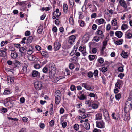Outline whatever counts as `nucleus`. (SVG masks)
Segmentation results:
<instances>
[{
	"label": "nucleus",
	"instance_id": "obj_1",
	"mask_svg": "<svg viewBox=\"0 0 132 132\" xmlns=\"http://www.w3.org/2000/svg\"><path fill=\"white\" fill-rule=\"evenodd\" d=\"M50 70L49 77L50 78L54 77L55 74V68L54 65L50 64L48 67Z\"/></svg>",
	"mask_w": 132,
	"mask_h": 132
},
{
	"label": "nucleus",
	"instance_id": "obj_2",
	"mask_svg": "<svg viewBox=\"0 0 132 132\" xmlns=\"http://www.w3.org/2000/svg\"><path fill=\"white\" fill-rule=\"evenodd\" d=\"M34 86L37 90H40L42 88V84L41 82L37 81L34 83Z\"/></svg>",
	"mask_w": 132,
	"mask_h": 132
},
{
	"label": "nucleus",
	"instance_id": "obj_3",
	"mask_svg": "<svg viewBox=\"0 0 132 132\" xmlns=\"http://www.w3.org/2000/svg\"><path fill=\"white\" fill-rule=\"evenodd\" d=\"M81 85L86 89L89 90L93 91V89L94 88H93L92 89V87H93V86H90L89 85L86 83H82L81 84Z\"/></svg>",
	"mask_w": 132,
	"mask_h": 132
},
{
	"label": "nucleus",
	"instance_id": "obj_4",
	"mask_svg": "<svg viewBox=\"0 0 132 132\" xmlns=\"http://www.w3.org/2000/svg\"><path fill=\"white\" fill-rule=\"evenodd\" d=\"M103 115L105 119L107 121H109L110 120V117L109 114L107 110L105 109L103 111Z\"/></svg>",
	"mask_w": 132,
	"mask_h": 132
},
{
	"label": "nucleus",
	"instance_id": "obj_5",
	"mask_svg": "<svg viewBox=\"0 0 132 132\" xmlns=\"http://www.w3.org/2000/svg\"><path fill=\"white\" fill-rule=\"evenodd\" d=\"M96 126L100 128H103L105 127V123L103 121L100 122H96Z\"/></svg>",
	"mask_w": 132,
	"mask_h": 132
},
{
	"label": "nucleus",
	"instance_id": "obj_6",
	"mask_svg": "<svg viewBox=\"0 0 132 132\" xmlns=\"http://www.w3.org/2000/svg\"><path fill=\"white\" fill-rule=\"evenodd\" d=\"M85 111L84 110L83 111L81 110H79L80 113H81V116H79V117L81 118V119H83L88 116V114H84L85 112Z\"/></svg>",
	"mask_w": 132,
	"mask_h": 132
},
{
	"label": "nucleus",
	"instance_id": "obj_7",
	"mask_svg": "<svg viewBox=\"0 0 132 132\" xmlns=\"http://www.w3.org/2000/svg\"><path fill=\"white\" fill-rule=\"evenodd\" d=\"M61 44L60 42H55L54 43V48L55 50L57 51L60 48Z\"/></svg>",
	"mask_w": 132,
	"mask_h": 132
},
{
	"label": "nucleus",
	"instance_id": "obj_8",
	"mask_svg": "<svg viewBox=\"0 0 132 132\" xmlns=\"http://www.w3.org/2000/svg\"><path fill=\"white\" fill-rule=\"evenodd\" d=\"M119 3L121 6L125 9L127 8V4L124 0H119Z\"/></svg>",
	"mask_w": 132,
	"mask_h": 132
},
{
	"label": "nucleus",
	"instance_id": "obj_9",
	"mask_svg": "<svg viewBox=\"0 0 132 132\" xmlns=\"http://www.w3.org/2000/svg\"><path fill=\"white\" fill-rule=\"evenodd\" d=\"M107 42H103V44L101 47V50L100 53L102 54L104 53V51L106 47L107 44Z\"/></svg>",
	"mask_w": 132,
	"mask_h": 132
},
{
	"label": "nucleus",
	"instance_id": "obj_10",
	"mask_svg": "<svg viewBox=\"0 0 132 132\" xmlns=\"http://www.w3.org/2000/svg\"><path fill=\"white\" fill-rule=\"evenodd\" d=\"M7 80L8 84H12L13 83L14 80V77H11L10 76H7Z\"/></svg>",
	"mask_w": 132,
	"mask_h": 132
},
{
	"label": "nucleus",
	"instance_id": "obj_11",
	"mask_svg": "<svg viewBox=\"0 0 132 132\" xmlns=\"http://www.w3.org/2000/svg\"><path fill=\"white\" fill-rule=\"evenodd\" d=\"M12 51L11 56V57L13 58H15L18 56V54L15 50H10Z\"/></svg>",
	"mask_w": 132,
	"mask_h": 132
},
{
	"label": "nucleus",
	"instance_id": "obj_12",
	"mask_svg": "<svg viewBox=\"0 0 132 132\" xmlns=\"http://www.w3.org/2000/svg\"><path fill=\"white\" fill-rule=\"evenodd\" d=\"M32 76L34 77H40V74L36 71L33 70L32 72Z\"/></svg>",
	"mask_w": 132,
	"mask_h": 132
},
{
	"label": "nucleus",
	"instance_id": "obj_13",
	"mask_svg": "<svg viewBox=\"0 0 132 132\" xmlns=\"http://www.w3.org/2000/svg\"><path fill=\"white\" fill-rule=\"evenodd\" d=\"M122 82L121 80H118L115 84V88H117L119 89H120L121 83Z\"/></svg>",
	"mask_w": 132,
	"mask_h": 132
},
{
	"label": "nucleus",
	"instance_id": "obj_14",
	"mask_svg": "<svg viewBox=\"0 0 132 132\" xmlns=\"http://www.w3.org/2000/svg\"><path fill=\"white\" fill-rule=\"evenodd\" d=\"M40 53L43 56L45 57L48 58L49 57L48 53L47 52L41 51L40 52Z\"/></svg>",
	"mask_w": 132,
	"mask_h": 132
},
{
	"label": "nucleus",
	"instance_id": "obj_15",
	"mask_svg": "<svg viewBox=\"0 0 132 132\" xmlns=\"http://www.w3.org/2000/svg\"><path fill=\"white\" fill-rule=\"evenodd\" d=\"M121 54L122 57L125 58H127L128 56V53L127 52H125L124 51H122Z\"/></svg>",
	"mask_w": 132,
	"mask_h": 132
},
{
	"label": "nucleus",
	"instance_id": "obj_16",
	"mask_svg": "<svg viewBox=\"0 0 132 132\" xmlns=\"http://www.w3.org/2000/svg\"><path fill=\"white\" fill-rule=\"evenodd\" d=\"M61 97L55 96V102L57 104H59L61 98Z\"/></svg>",
	"mask_w": 132,
	"mask_h": 132
},
{
	"label": "nucleus",
	"instance_id": "obj_17",
	"mask_svg": "<svg viewBox=\"0 0 132 132\" xmlns=\"http://www.w3.org/2000/svg\"><path fill=\"white\" fill-rule=\"evenodd\" d=\"M116 36L118 38H120L122 37L123 33L122 32L120 31H117L115 32Z\"/></svg>",
	"mask_w": 132,
	"mask_h": 132
},
{
	"label": "nucleus",
	"instance_id": "obj_18",
	"mask_svg": "<svg viewBox=\"0 0 132 132\" xmlns=\"http://www.w3.org/2000/svg\"><path fill=\"white\" fill-rule=\"evenodd\" d=\"M102 114L100 113H98L96 115L95 120H100L102 119Z\"/></svg>",
	"mask_w": 132,
	"mask_h": 132
},
{
	"label": "nucleus",
	"instance_id": "obj_19",
	"mask_svg": "<svg viewBox=\"0 0 132 132\" xmlns=\"http://www.w3.org/2000/svg\"><path fill=\"white\" fill-rule=\"evenodd\" d=\"M7 55V53L3 50L0 51V56L5 57Z\"/></svg>",
	"mask_w": 132,
	"mask_h": 132
},
{
	"label": "nucleus",
	"instance_id": "obj_20",
	"mask_svg": "<svg viewBox=\"0 0 132 132\" xmlns=\"http://www.w3.org/2000/svg\"><path fill=\"white\" fill-rule=\"evenodd\" d=\"M104 21V19L103 18H101L99 19H97L95 21L96 23H97V22H98L99 23V24H102L103 23Z\"/></svg>",
	"mask_w": 132,
	"mask_h": 132
},
{
	"label": "nucleus",
	"instance_id": "obj_21",
	"mask_svg": "<svg viewBox=\"0 0 132 132\" xmlns=\"http://www.w3.org/2000/svg\"><path fill=\"white\" fill-rule=\"evenodd\" d=\"M78 98L80 100H82L86 99V96L84 94H81L80 96H78Z\"/></svg>",
	"mask_w": 132,
	"mask_h": 132
},
{
	"label": "nucleus",
	"instance_id": "obj_22",
	"mask_svg": "<svg viewBox=\"0 0 132 132\" xmlns=\"http://www.w3.org/2000/svg\"><path fill=\"white\" fill-rule=\"evenodd\" d=\"M55 96L61 97V94L59 90H57L56 91L55 93Z\"/></svg>",
	"mask_w": 132,
	"mask_h": 132
},
{
	"label": "nucleus",
	"instance_id": "obj_23",
	"mask_svg": "<svg viewBox=\"0 0 132 132\" xmlns=\"http://www.w3.org/2000/svg\"><path fill=\"white\" fill-rule=\"evenodd\" d=\"M84 127L86 130H89L90 128V124L87 122H86L84 124Z\"/></svg>",
	"mask_w": 132,
	"mask_h": 132
},
{
	"label": "nucleus",
	"instance_id": "obj_24",
	"mask_svg": "<svg viewBox=\"0 0 132 132\" xmlns=\"http://www.w3.org/2000/svg\"><path fill=\"white\" fill-rule=\"evenodd\" d=\"M48 65H46L45 66L43 69V72L45 73H47L48 71Z\"/></svg>",
	"mask_w": 132,
	"mask_h": 132
},
{
	"label": "nucleus",
	"instance_id": "obj_25",
	"mask_svg": "<svg viewBox=\"0 0 132 132\" xmlns=\"http://www.w3.org/2000/svg\"><path fill=\"white\" fill-rule=\"evenodd\" d=\"M128 26L127 24H123L121 27V29L123 30H124L125 29L128 28Z\"/></svg>",
	"mask_w": 132,
	"mask_h": 132
},
{
	"label": "nucleus",
	"instance_id": "obj_26",
	"mask_svg": "<svg viewBox=\"0 0 132 132\" xmlns=\"http://www.w3.org/2000/svg\"><path fill=\"white\" fill-rule=\"evenodd\" d=\"M31 48H30L27 51V53L29 55H31L33 52L32 50L33 49V47L32 46H31Z\"/></svg>",
	"mask_w": 132,
	"mask_h": 132
},
{
	"label": "nucleus",
	"instance_id": "obj_27",
	"mask_svg": "<svg viewBox=\"0 0 132 132\" xmlns=\"http://www.w3.org/2000/svg\"><path fill=\"white\" fill-rule=\"evenodd\" d=\"M115 97L117 100L119 101L120 99L121 98V93H119L118 94L116 95Z\"/></svg>",
	"mask_w": 132,
	"mask_h": 132
},
{
	"label": "nucleus",
	"instance_id": "obj_28",
	"mask_svg": "<svg viewBox=\"0 0 132 132\" xmlns=\"http://www.w3.org/2000/svg\"><path fill=\"white\" fill-rule=\"evenodd\" d=\"M43 26H40L38 28L37 30V32L38 33L41 34L42 32V30L43 29Z\"/></svg>",
	"mask_w": 132,
	"mask_h": 132
},
{
	"label": "nucleus",
	"instance_id": "obj_29",
	"mask_svg": "<svg viewBox=\"0 0 132 132\" xmlns=\"http://www.w3.org/2000/svg\"><path fill=\"white\" fill-rule=\"evenodd\" d=\"M19 51L23 54H24L26 51V50L24 47H20L19 49Z\"/></svg>",
	"mask_w": 132,
	"mask_h": 132
},
{
	"label": "nucleus",
	"instance_id": "obj_30",
	"mask_svg": "<svg viewBox=\"0 0 132 132\" xmlns=\"http://www.w3.org/2000/svg\"><path fill=\"white\" fill-rule=\"evenodd\" d=\"M68 9V5L66 4H63V12L65 13H67Z\"/></svg>",
	"mask_w": 132,
	"mask_h": 132
},
{
	"label": "nucleus",
	"instance_id": "obj_31",
	"mask_svg": "<svg viewBox=\"0 0 132 132\" xmlns=\"http://www.w3.org/2000/svg\"><path fill=\"white\" fill-rule=\"evenodd\" d=\"M76 38V37L74 35L71 36L69 37V40H72V41H74Z\"/></svg>",
	"mask_w": 132,
	"mask_h": 132
},
{
	"label": "nucleus",
	"instance_id": "obj_32",
	"mask_svg": "<svg viewBox=\"0 0 132 132\" xmlns=\"http://www.w3.org/2000/svg\"><path fill=\"white\" fill-rule=\"evenodd\" d=\"M71 46L69 45V44H68V42H66L65 44L64 47L65 49H68L70 48L71 47Z\"/></svg>",
	"mask_w": 132,
	"mask_h": 132
},
{
	"label": "nucleus",
	"instance_id": "obj_33",
	"mask_svg": "<svg viewBox=\"0 0 132 132\" xmlns=\"http://www.w3.org/2000/svg\"><path fill=\"white\" fill-rule=\"evenodd\" d=\"M77 59L78 58L76 56H74L72 59H71V62L75 63H76V61Z\"/></svg>",
	"mask_w": 132,
	"mask_h": 132
},
{
	"label": "nucleus",
	"instance_id": "obj_34",
	"mask_svg": "<svg viewBox=\"0 0 132 132\" xmlns=\"http://www.w3.org/2000/svg\"><path fill=\"white\" fill-rule=\"evenodd\" d=\"M26 2V1H22L19 2V5L22 6L23 5V6L26 8V4L25 3Z\"/></svg>",
	"mask_w": 132,
	"mask_h": 132
},
{
	"label": "nucleus",
	"instance_id": "obj_35",
	"mask_svg": "<svg viewBox=\"0 0 132 132\" xmlns=\"http://www.w3.org/2000/svg\"><path fill=\"white\" fill-rule=\"evenodd\" d=\"M117 20L116 19H114L112 21V24L114 26H115L117 24Z\"/></svg>",
	"mask_w": 132,
	"mask_h": 132
},
{
	"label": "nucleus",
	"instance_id": "obj_36",
	"mask_svg": "<svg viewBox=\"0 0 132 132\" xmlns=\"http://www.w3.org/2000/svg\"><path fill=\"white\" fill-rule=\"evenodd\" d=\"M34 68L36 69H39L40 68V65L37 63H35L34 65Z\"/></svg>",
	"mask_w": 132,
	"mask_h": 132
},
{
	"label": "nucleus",
	"instance_id": "obj_37",
	"mask_svg": "<svg viewBox=\"0 0 132 132\" xmlns=\"http://www.w3.org/2000/svg\"><path fill=\"white\" fill-rule=\"evenodd\" d=\"M89 59L90 61L93 60L95 58V56L93 55H90L88 56Z\"/></svg>",
	"mask_w": 132,
	"mask_h": 132
},
{
	"label": "nucleus",
	"instance_id": "obj_38",
	"mask_svg": "<svg viewBox=\"0 0 132 132\" xmlns=\"http://www.w3.org/2000/svg\"><path fill=\"white\" fill-rule=\"evenodd\" d=\"M34 37H33L32 36H30L28 37L27 39V41H32V40L33 39H34Z\"/></svg>",
	"mask_w": 132,
	"mask_h": 132
},
{
	"label": "nucleus",
	"instance_id": "obj_39",
	"mask_svg": "<svg viewBox=\"0 0 132 132\" xmlns=\"http://www.w3.org/2000/svg\"><path fill=\"white\" fill-rule=\"evenodd\" d=\"M74 128L76 130H78L79 128V126L78 124H76L74 126Z\"/></svg>",
	"mask_w": 132,
	"mask_h": 132
},
{
	"label": "nucleus",
	"instance_id": "obj_40",
	"mask_svg": "<svg viewBox=\"0 0 132 132\" xmlns=\"http://www.w3.org/2000/svg\"><path fill=\"white\" fill-rule=\"evenodd\" d=\"M98 71L97 70H95L93 73V74L94 75V76L95 77H96L98 76Z\"/></svg>",
	"mask_w": 132,
	"mask_h": 132
},
{
	"label": "nucleus",
	"instance_id": "obj_41",
	"mask_svg": "<svg viewBox=\"0 0 132 132\" xmlns=\"http://www.w3.org/2000/svg\"><path fill=\"white\" fill-rule=\"evenodd\" d=\"M132 37V34L130 33H128L127 34L126 36V38L127 39L131 38Z\"/></svg>",
	"mask_w": 132,
	"mask_h": 132
},
{
	"label": "nucleus",
	"instance_id": "obj_42",
	"mask_svg": "<svg viewBox=\"0 0 132 132\" xmlns=\"http://www.w3.org/2000/svg\"><path fill=\"white\" fill-rule=\"evenodd\" d=\"M107 68L105 67H103L101 69V71L103 73L106 72L107 71Z\"/></svg>",
	"mask_w": 132,
	"mask_h": 132
},
{
	"label": "nucleus",
	"instance_id": "obj_43",
	"mask_svg": "<svg viewBox=\"0 0 132 132\" xmlns=\"http://www.w3.org/2000/svg\"><path fill=\"white\" fill-rule=\"evenodd\" d=\"M69 22L71 24L73 25V24L74 23V21L72 18L70 17L69 18Z\"/></svg>",
	"mask_w": 132,
	"mask_h": 132
},
{
	"label": "nucleus",
	"instance_id": "obj_44",
	"mask_svg": "<svg viewBox=\"0 0 132 132\" xmlns=\"http://www.w3.org/2000/svg\"><path fill=\"white\" fill-rule=\"evenodd\" d=\"M11 94V92L10 90H5L3 93V94L4 95H7Z\"/></svg>",
	"mask_w": 132,
	"mask_h": 132
},
{
	"label": "nucleus",
	"instance_id": "obj_45",
	"mask_svg": "<svg viewBox=\"0 0 132 132\" xmlns=\"http://www.w3.org/2000/svg\"><path fill=\"white\" fill-rule=\"evenodd\" d=\"M1 111L3 112L6 113L7 112V110L6 108L2 107Z\"/></svg>",
	"mask_w": 132,
	"mask_h": 132
},
{
	"label": "nucleus",
	"instance_id": "obj_46",
	"mask_svg": "<svg viewBox=\"0 0 132 132\" xmlns=\"http://www.w3.org/2000/svg\"><path fill=\"white\" fill-rule=\"evenodd\" d=\"M70 89L72 91H74L76 89L75 88V86L73 85H72L70 87Z\"/></svg>",
	"mask_w": 132,
	"mask_h": 132
},
{
	"label": "nucleus",
	"instance_id": "obj_47",
	"mask_svg": "<svg viewBox=\"0 0 132 132\" xmlns=\"http://www.w3.org/2000/svg\"><path fill=\"white\" fill-rule=\"evenodd\" d=\"M124 73H120L119 75H118V77H120L121 79H123V77L124 76Z\"/></svg>",
	"mask_w": 132,
	"mask_h": 132
},
{
	"label": "nucleus",
	"instance_id": "obj_48",
	"mask_svg": "<svg viewBox=\"0 0 132 132\" xmlns=\"http://www.w3.org/2000/svg\"><path fill=\"white\" fill-rule=\"evenodd\" d=\"M118 71L120 72H122L123 71V67L121 66L118 68Z\"/></svg>",
	"mask_w": 132,
	"mask_h": 132
},
{
	"label": "nucleus",
	"instance_id": "obj_49",
	"mask_svg": "<svg viewBox=\"0 0 132 132\" xmlns=\"http://www.w3.org/2000/svg\"><path fill=\"white\" fill-rule=\"evenodd\" d=\"M85 49L84 46H81L79 48V50L80 51L82 52Z\"/></svg>",
	"mask_w": 132,
	"mask_h": 132
},
{
	"label": "nucleus",
	"instance_id": "obj_50",
	"mask_svg": "<svg viewBox=\"0 0 132 132\" xmlns=\"http://www.w3.org/2000/svg\"><path fill=\"white\" fill-rule=\"evenodd\" d=\"M88 76L89 78L92 77L93 76V74L92 72H89L88 73Z\"/></svg>",
	"mask_w": 132,
	"mask_h": 132
},
{
	"label": "nucleus",
	"instance_id": "obj_51",
	"mask_svg": "<svg viewBox=\"0 0 132 132\" xmlns=\"http://www.w3.org/2000/svg\"><path fill=\"white\" fill-rule=\"evenodd\" d=\"M92 106L93 109H95L97 108L98 107V105L97 104H92Z\"/></svg>",
	"mask_w": 132,
	"mask_h": 132
},
{
	"label": "nucleus",
	"instance_id": "obj_52",
	"mask_svg": "<svg viewBox=\"0 0 132 132\" xmlns=\"http://www.w3.org/2000/svg\"><path fill=\"white\" fill-rule=\"evenodd\" d=\"M98 61L99 63L102 64L104 62V60L103 58H101L98 59Z\"/></svg>",
	"mask_w": 132,
	"mask_h": 132
},
{
	"label": "nucleus",
	"instance_id": "obj_53",
	"mask_svg": "<svg viewBox=\"0 0 132 132\" xmlns=\"http://www.w3.org/2000/svg\"><path fill=\"white\" fill-rule=\"evenodd\" d=\"M52 31L54 32H56L57 30V28L56 26H54L52 29Z\"/></svg>",
	"mask_w": 132,
	"mask_h": 132
},
{
	"label": "nucleus",
	"instance_id": "obj_54",
	"mask_svg": "<svg viewBox=\"0 0 132 132\" xmlns=\"http://www.w3.org/2000/svg\"><path fill=\"white\" fill-rule=\"evenodd\" d=\"M30 35V31H27L25 32V35L26 36H28Z\"/></svg>",
	"mask_w": 132,
	"mask_h": 132
},
{
	"label": "nucleus",
	"instance_id": "obj_55",
	"mask_svg": "<svg viewBox=\"0 0 132 132\" xmlns=\"http://www.w3.org/2000/svg\"><path fill=\"white\" fill-rule=\"evenodd\" d=\"M97 26L95 24H94L92 26V29L95 30L97 29Z\"/></svg>",
	"mask_w": 132,
	"mask_h": 132
},
{
	"label": "nucleus",
	"instance_id": "obj_56",
	"mask_svg": "<svg viewBox=\"0 0 132 132\" xmlns=\"http://www.w3.org/2000/svg\"><path fill=\"white\" fill-rule=\"evenodd\" d=\"M69 68L71 70L73 69L74 68V65L72 63L70 64L69 65Z\"/></svg>",
	"mask_w": 132,
	"mask_h": 132
},
{
	"label": "nucleus",
	"instance_id": "obj_57",
	"mask_svg": "<svg viewBox=\"0 0 132 132\" xmlns=\"http://www.w3.org/2000/svg\"><path fill=\"white\" fill-rule=\"evenodd\" d=\"M96 34L97 35L101 36L103 34V32L102 31H101V32H98V30H97Z\"/></svg>",
	"mask_w": 132,
	"mask_h": 132
},
{
	"label": "nucleus",
	"instance_id": "obj_58",
	"mask_svg": "<svg viewBox=\"0 0 132 132\" xmlns=\"http://www.w3.org/2000/svg\"><path fill=\"white\" fill-rule=\"evenodd\" d=\"M22 120L24 122H26L28 121V119L26 117H24L22 118Z\"/></svg>",
	"mask_w": 132,
	"mask_h": 132
},
{
	"label": "nucleus",
	"instance_id": "obj_59",
	"mask_svg": "<svg viewBox=\"0 0 132 132\" xmlns=\"http://www.w3.org/2000/svg\"><path fill=\"white\" fill-rule=\"evenodd\" d=\"M97 51V50L95 48H93L92 50V52L93 53H96Z\"/></svg>",
	"mask_w": 132,
	"mask_h": 132
},
{
	"label": "nucleus",
	"instance_id": "obj_60",
	"mask_svg": "<svg viewBox=\"0 0 132 132\" xmlns=\"http://www.w3.org/2000/svg\"><path fill=\"white\" fill-rule=\"evenodd\" d=\"M20 101L22 103H23L24 102L25 99L24 97H21L20 99Z\"/></svg>",
	"mask_w": 132,
	"mask_h": 132
},
{
	"label": "nucleus",
	"instance_id": "obj_61",
	"mask_svg": "<svg viewBox=\"0 0 132 132\" xmlns=\"http://www.w3.org/2000/svg\"><path fill=\"white\" fill-rule=\"evenodd\" d=\"M60 21L58 19H56L55 20V24L56 25H59V24L60 23Z\"/></svg>",
	"mask_w": 132,
	"mask_h": 132
},
{
	"label": "nucleus",
	"instance_id": "obj_62",
	"mask_svg": "<svg viewBox=\"0 0 132 132\" xmlns=\"http://www.w3.org/2000/svg\"><path fill=\"white\" fill-rule=\"evenodd\" d=\"M14 45V46L18 48H19L20 49V48L21 45L19 44H15Z\"/></svg>",
	"mask_w": 132,
	"mask_h": 132
},
{
	"label": "nucleus",
	"instance_id": "obj_63",
	"mask_svg": "<svg viewBox=\"0 0 132 132\" xmlns=\"http://www.w3.org/2000/svg\"><path fill=\"white\" fill-rule=\"evenodd\" d=\"M89 96L91 97H93L94 98L95 97V95L93 93H90L89 94Z\"/></svg>",
	"mask_w": 132,
	"mask_h": 132
},
{
	"label": "nucleus",
	"instance_id": "obj_64",
	"mask_svg": "<svg viewBox=\"0 0 132 132\" xmlns=\"http://www.w3.org/2000/svg\"><path fill=\"white\" fill-rule=\"evenodd\" d=\"M65 71L67 75H69L70 74V72L68 69L66 68L65 69Z\"/></svg>",
	"mask_w": 132,
	"mask_h": 132
}]
</instances>
